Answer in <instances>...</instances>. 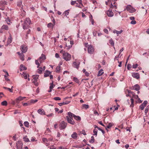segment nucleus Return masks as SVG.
Wrapping results in <instances>:
<instances>
[{"instance_id":"obj_41","label":"nucleus","mask_w":149,"mask_h":149,"mask_svg":"<svg viewBox=\"0 0 149 149\" xmlns=\"http://www.w3.org/2000/svg\"><path fill=\"white\" fill-rule=\"evenodd\" d=\"M1 104L2 105L6 106L7 104V102L6 101H4L1 102Z\"/></svg>"},{"instance_id":"obj_52","label":"nucleus","mask_w":149,"mask_h":149,"mask_svg":"<svg viewBox=\"0 0 149 149\" xmlns=\"http://www.w3.org/2000/svg\"><path fill=\"white\" fill-rule=\"evenodd\" d=\"M133 98L134 99H137L138 98V96L137 95H135V94H134L133 95Z\"/></svg>"},{"instance_id":"obj_56","label":"nucleus","mask_w":149,"mask_h":149,"mask_svg":"<svg viewBox=\"0 0 149 149\" xmlns=\"http://www.w3.org/2000/svg\"><path fill=\"white\" fill-rule=\"evenodd\" d=\"M53 83H50V86H49V89H52L53 88Z\"/></svg>"},{"instance_id":"obj_40","label":"nucleus","mask_w":149,"mask_h":149,"mask_svg":"<svg viewBox=\"0 0 149 149\" xmlns=\"http://www.w3.org/2000/svg\"><path fill=\"white\" fill-rule=\"evenodd\" d=\"M91 138V139L90 140L89 142L90 143H93L94 142L95 139L94 138V137L93 136H92Z\"/></svg>"},{"instance_id":"obj_8","label":"nucleus","mask_w":149,"mask_h":149,"mask_svg":"<svg viewBox=\"0 0 149 149\" xmlns=\"http://www.w3.org/2000/svg\"><path fill=\"white\" fill-rule=\"evenodd\" d=\"M66 119H67L68 123L72 125H74L75 122L73 120V118H70L68 116H66Z\"/></svg>"},{"instance_id":"obj_17","label":"nucleus","mask_w":149,"mask_h":149,"mask_svg":"<svg viewBox=\"0 0 149 149\" xmlns=\"http://www.w3.org/2000/svg\"><path fill=\"white\" fill-rule=\"evenodd\" d=\"M12 38L11 35L10 34L9 37L8 39L7 45H8L10 43L12 42Z\"/></svg>"},{"instance_id":"obj_26","label":"nucleus","mask_w":149,"mask_h":149,"mask_svg":"<svg viewBox=\"0 0 149 149\" xmlns=\"http://www.w3.org/2000/svg\"><path fill=\"white\" fill-rule=\"evenodd\" d=\"M38 80H32V82L34 83L35 85L37 86L38 85Z\"/></svg>"},{"instance_id":"obj_42","label":"nucleus","mask_w":149,"mask_h":149,"mask_svg":"<svg viewBox=\"0 0 149 149\" xmlns=\"http://www.w3.org/2000/svg\"><path fill=\"white\" fill-rule=\"evenodd\" d=\"M112 124L111 123H109L108 125H107V127H106V130H107V128H108V129H109L110 128H111V127H112Z\"/></svg>"},{"instance_id":"obj_18","label":"nucleus","mask_w":149,"mask_h":149,"mask_svg":"<svg viewBox=\"0 0 149 149\" xmlns=\"http://www.w3.org/2000/svg\"><path fill=\"white\" fill-rule=\"evenodd\" d=\"M133 89L136 91H139L140 89L139 86L138 84L135 85L133 87Z\"/></svg>"},{"instance_id":"obj_27","label":"nucleus","mask_w":149,"mask_h":149,"mask_svg":"<svg viewBox=\"0 0 149 149\" xmlns=\"http://www.w3.org/2000/svg\"><path fill=\"white\" fill-rule=\"evenodd\" d=\"M74 118L75 120L77 121H79L81 120V117L80 116H76L75 115L74 116Z\"/></svg>"},{"instance_id":"obj_6","label":"nucleus","mask_w":149,"mask_h":149,"mask_svg":"<svg viewBox=\"0 0 149 149\" xmlns=\"http://www.w3.org/2000/svg\"><path fill=\"white\" fill-rule=\"evenodd\" d=\"M94 51V48L91 45L89 46L88 48V53L92 54Z\"/></svg>"},{"instance_id":"obj_11","label":"nucleus","mask_w":149,"mask_h":149,"mask_svg":"<svg viewBox=\"0 0 149 149\" xmlns=\"http://www.w3.org/2000/svg\"><path fill=\"white\" fill-rule=\"evenodd\" d=\"M106 13L108 16L109 17H112L113 15V13L112 10H109L107 11Z\"/></svg>"},{"instance_id":"obj_50","label":"nucleus","mask_w":149,"mask_h":149,"mask_svg":"<svg viewBox=\"0 0 149 149\" xmlns=\"http://www.w3.org/2000/svg\"><path fill=\"white\" fill-rule=\"evenodd\" d=\"M76 1H72L71 2V4L72 5H74V4H75L76 3Z\"/></svg>"},{"instance_id":"obj_57","label":"nucleus","mask_w":149,"mask_h":149,"mask_svg":"<svg viewBox=\"0 0 149 149\" xmlns=\"http://www.w3.org/2000/svg\"><path fill=\"white\" fill-rule=\"evenodd\" d=\"M74 81L77 83H78L79 82V80L78 79L75 77H74L73 79Z\"/></svg>"},{"instance_id":"obj_36","label":"nucleus","mask_w":149,"mask_h":149,"mask_svg":"<svg viewBox=\"0 0 149 149\" xmlns=\"http://www.w3.org/2000/svg\"><path fill=\"white\" fill-rule=\"evenodd\" d=\"M42 68L41 67H40L39 69L37 70V72L38 73L40 74L42 73Z\"/></svg>"},{"instance_id":"obj_38","label":"nucleus","mask_w":149,"mask_h":149,"mask_svg":"<svg viewBox=\"0 0 149 149\" xmlns=\"http://www.w3.org/2000/svg\"><path fill=\"white\" fill-rule=\"evenodd\" d=\"M38 60H36L35 61V63L36 65H37L38 66H37V68H38L39 67L40 64L38 62Z\"/></svg>"},{"instance_id":"obj_60","label":"nucleus","mask_w":149,"mask_h":149,"mask_svg":"<svg viewBox=\"0 0 149 149\" xmlns=\"http://www.w3.org/2000/svg\"><path fill=\"white\" fill-rule=\"evenodd\" d=\"M147 103V101H145L142 104L144 106L146 107Z\"/></svg>"},{"instance_id":"obj_12","label":"nucleus","mask_w":149,"mask_h":149,"mask_svg":"<svg viewBox=\"0 0 149 149\" xmlns=\"http://www.w3.org/2000/svg\"><path fill=\"white\" fill-rule=\"evenodd\" d=\"M23 53H20L19 52H17V54L19 56L20 59L22 61L24 60V55L23 54Z\"/></svg>"},{"instance_id":"obj_55","label":"nucleus","mask_w":149,"mask_h":149,"mask_svg":"<svg viewBox=\"0 0 149 149\" xmlns=\"http://www.w3.org/2000/svg\"><path fill=\"white\" fill-rule=\"evenodd\" d=\"M47 74H45L44 75V77H46L49 76V75L50 74V72L49 71H48L47 72Z\"/></svg>"},{"instance_id":"obj_48","label":"nucleus","mask_w":149,"mask_h":149,"mask_svg":"<svg viewBox=\"0 0 149 149\" xmlns=\"http://www.w3.org/2000/svg\"><path fill=\"white\" fill-rule=\"evenodd\" d=\"M80 133L82 134H83L84 135H86V134L85 133V131L84 130H82L80 132Z\"/></svg>"},{"instance_id":"obj_30","label":"nucleus","mask_w":149,"mask_h":149,"mask_svg":"<svg viewBox=\"0 0 149 149\" xmlns=\"http://www.w3.org/2000/svg\"><path fill=\"white\" fill-rule=\"evenodd\" d=\"M39 75H33L32 76L33 79L32 80H38Z\"/></svg>"},{"instance_id":"obj_64","label":"nucleus","mask_w":149,"mask_h":149,"mask_svg":"<svg viewBox=\"0 0 149 149\" xmlns=\"http://www.w3.org/2000/svg\"><path fill=\"white\" fill-rule=\"evenodd\" d=\"M49 149H57L54 146H51Z\"/></svg>"},{"instance_id":"obj_58","label":"nucleus","mask_w":149,"mask_h":149,"mask_svg":"<svg viewBox=\"0 0 149 149\" xmlns=\"http://www.w3.org/2000/svg\"><path fill=\"white\" fill-rule=\"evenodd\" d=\"M93 36H96L97 35V32L96 31H93Z\"/></svg>"},{"instance_id":"obj_10","label":"nucleus","mask_w":149,"mask_h":149,"mask_svg":"<svg viewBox=\"0 0 149 149\" xmlns=\"http://www.w3.org/2000/svg\"><path fill=\"white\" fill-rule=\"evenodd\" d=\"M80 64V63L79 62L75 61L73 62L72 65L74 67L78 69Z\"/></svg>"},{"instance_id":"obj_49","label":"nucleus","mask_w":149,"mask_h":149,"mask_svg":"<svg viewBox=\"0 0 149 149\" xmlns=\"http://www.w3.org/2000/svg\"><path fill=\"white\" fill-rule=\"evenodd\" d=\"M145 107V106H144V105H143V104H141L140 106V109L142 110H143L144 108Z\"/></svg>"},{"instance_id":"obj_5","label":"nucleus","mask_w":149,"mask_h":149,"mask_svg":"<svg viewBox=\"0 0 149 149\" xmlns=\"http://www.w3.org/2000/svg\"><path fill=\"white\" fill-rule=\"evenodd\" d=\"M20 49L22 52V53H25L27 50V46L25 45H22L20 46Z\"/></svg>"},{"instance_id":"obj_63","label":"nucleus","mask_w":149,"mask_h":149,"mask_svg":"<svg viewBox=\"0 0 149 149\" xmlns=\"http://www.w3.org/2000/svg\"><path fill=\"white\" fill-rule=\"evenodd\" d=\"M103 31L104 32L106 33H108V31L107 29H104Z\"/></svg>"},{"instance_id":"obj_9","label":"nucleus","mask_w":149,"mask_h":149,"mask_svg":"<svg viewBox=\"0 0 149 149\" xmlns=\"http://www.w3.org/2000/svg\"><path fill=\"white\" fill-rule=\"evenodd\" d=\"M132 76L134 78L137 79L140 78L139 74L138 73L133 72L132 74Z\"/></svg>"},{"instance_id":"obj_19","label":"nucleus","mask_w":149,"mask_h":149,"mask_svg":"<svg viewBox=\"0 0 149 149\" xmlns=\"http://www.w3.org/2000/svg\"><path fill=\"white\" fill-rule=\"evenodd\" d=\"M7 2L6 1H1L0 2V5L1 6H4L6 5H7Z\"/></svg>"},{"instance_id":"obj_13","label":"nucleus","mask_w":149,"mask_h":149,"mask_svg":"<svg viewBox=\"0 0 149 149\" xmlns=\"http://www.w3.org/2000/svg\"><path fill=\"white\" fill-rule=\"evenodd\" d=\"M46 58L45 56L43 54H42L41 56L39 57L38 61L40 63L42 62V61L45 60Z\"/></svg>"},{"instance_id":"obj_25","label":"nucleus","mask_w":149,"mask_h":149,"mask_svg":"<svg viewBox=\"0 0 149 149\" xmlns=\"http://www.w3.org/2000/svg\"><path fill=\"white\" fill-rule=\"evenodd\" d=\"M134 100L132 98H131L130 99V107L131 108H132L134 107Z\"/></svg>"},{"instance_id":"obj_37","label":"nucleus","mask_w":149,"mask_h":149,"mask_svg":"<svg viewBox=\"0 0 149 149\" xmlns=\"http://www.w3.org/2000/svg\"><path fill=\"white\" fill-rule=\"evenodd\" d=\"M109 42L112 46H114V43L113 40L112 39H111L109 40Z\"/></svg>"},{"instance_id":"obj_23","label":"nucleus","mask_w":149,"mask_h":149,"mask_svg":"<svg viewBox=\"0 0 149 149\" xmlns=\"http://www.w3.org/2000/svg\"><path fill=\"white\" fill-rule=\"evenodd\" d=\"M104 73L103 70L102 69H101L99 71L98 74L97 75V76L99 77L102 75Z\"/></svg>"},{"instance_id":"obj_53","label":"nucleus","mask_w":149,"mask_h":149,"mask_svg":"<svg viewBox=\"0 0 149 149\" xmlns=\"http://www.w3.org/2000/svg\"><path fill=\"white\" fill-rule=\"evenodd\" d=\"M123 31L122 30H120V31H117V32L116 34L117 35L120 34Z\"/></svg>"},{"instance_id":"obj_14","label":"nucleus","mask_w":149,"mask_h":149,"mask_svg":"<svg viewBox=\"0 0 149 149\" xmlns=\"http://www.w3.org/2000/svg\"><path fill=\"white\" fill-rule=\"evenodd\" d=\"M23 144L21 141H18L16 143V146L17 148H22Z\"/></svg>"},{"instance_id":"obj_33","label":"nucleus","mask_w":149,"mask_h":149,"mask_svg":"<svg viewBox=\"0 0 149 149\" xmlns=\"http://www.w3.org/2000/svg\"><path fill=\"white\" fill-rule=\"evenodd\" d=\"M22 4V1H18L17 2V6L20 7H21Z\"/></svg>"},{"instance_id":"obj_39","label":"nucleus","mask_w":149,"mask_h":149,"mask_svg":"<svg viewBox=\"0 0 149 149\" xmlns=\"http://www.w3.org/2000/svg\"><path fill=\"white\" fill-rule=\"evenodd\" d=\"M54 25L51 23H49L47 25V27L49 28H51L52 27H53Z\"/></svg>"},{"instance_id":"obj_45","label":"nucleus","mask_w":149,"mask_h":149,"mask_svg":"<svg viewBox=\"0 0 149 149\" xmlns=\"http://www.w3.org/2000/svg\"><path fill=\"white\" fill-rule=\"evenodd\" d=\"M84 6L82 3L79 4V5H77V7H78L80 8H82V7H84Z\"/></svg>"},{"instance_id":"obj_54","label":"nucleus","mask_w":149,"mask_h":149,"mask_svg":"<svg viewBox=\"0 0 149 149\" xmlns=\"http://www.w3.org/2000/svg\"><path fill=\"white\" fill-rule=\"evenodd\" d=\"M138 66V65L137 64H134L132 65V68H136Z\"/></svg>"},{"instance_id":"obj_44","label":"nucleus","mask_w":149,"mask_h":149,"mask_svg":"<svg viewBox=\"0 0 149 149\" xmlns=\"http://www.w3.org/2000/svg\"><path fill=\"white\" fill-rule=\"evenodd\" d=\"M54 99L56 101L60 100H61V98L59 97H55L54 98Z\"/></svg>"},{"instance_id":"obj_29","label":"nucleus","mask_w":149,"mask_h":149,"mask_svg":"<svg viewBox=\"0 0 149 149\" xmlns=\"http://www.w3.org/2000/svg\"><path fill=\"white\" fill-rule=\"evenodd\" d=\"M61 70V66H57L56 68V71L58 73L59 72V71Z\"/></svg>"},{"instance_id":"obj_31","label":"nucleus","mask_w":149,"mask_h":149,"mask_svg":"<svg viewBox=\"0 0 149 149\" xmlns=\"http://www.w3.org/2000/svg\"><path fill=\"white\" fill-rule=\"evenodd\" d=\"M82 106L83 109H88L89 107V105H86V104H82Z\"/></svg>"},{"instance_id":"obj_21","label":"nucleus","mask_w":149,"mask_h":149,"mask_svg":"<svg viewBox=\"0 0 149 149\" xmlns=\"http://www.w3.org/2000/svg\"><path fill=\"white\" fill-rule=\"evenodd\" d=\"M1 29H4L6 30H8L9 29L8 26L6 25H3L1 28Z\"/></svg>"},{"instance_id":"obj_28","label":"nucleus","mask_w":149,"mask_h":149,"mask_svg":"<svg viewBox=\"0 0 149 149\" xmlns=\"http://www.w3.org/2000/svg\"><path fill=\"white\" fill-rule=\"evenodd\" d=\"M22 100V97L19 96L16 99V102L17 103H18L19 102V101H21Z\"/></svg>"},{"instance_id":"obj_47","label":"nucleus","mask_w":149,"mask_h":149,"mask_svg":"<svg viewBox=\"0 0 149 149\" xmlns=\"http://www.w3.org/2000/svg\"><path fill=\"white\" fill-rule=\"evenodd\" d=\"M24 125L26 127H28L29 126V123L28 122L26 121L24 123Z\"/></svg>"},{"instance_id":"obj_15","label":"nucleus","mask_w":149,"mask_h":149,"mask_svg":"<svg viewBox=\"0 0 149 149\" xmlns=\"http://www.w3.org/2000/svg\"><path fill=\"white\" fill-rule=\"evenodd\" d=\"M69 10H66L63 13L62 16L63 18H64L65 17H67V16L69 14Z\"/></svg>"},{"instance_id":"obj_22","label":"nucleus","mask_w":149,"mask_h":149,"mask_svg":"<svg viewBox=\"0 0 149 149\" xmlns=\"http://www.w3.org/2000/svg\"><path fill=\"white\" fill-rule=\"evenodd\" d=\"M26 68L22 64H21L20 66V70L21 71L26 70Z\"/></svg>"},{"instance_id":"obj_62","label":"nucleus","mask_w":149,"mask_h":149,"mask_svg":"<svg viewBox=\"0 0 149 149\" xmlns=\"http://www.w3.org/2000/svg\"><path fill=\"white\" fill-rule=\"evenodd\" d=\"M131 68V65L128 64L127 66V69L129 70Z\"/></svg>"},{"instance_id":"obj_46","label":"nucleus","mask_w":149,"mask_h":149,"mask_svg":"<svg viewBox=\"0 0 149 149\" xmlns=\"http://www.w3.org/2000/svg\"><path fill=\"white\" fill-rule=\"evenodd\" d=\"M97 130H96V129H95L93 130V132L94 133V134H93L94 135H96V136L97 135Z\"/></svg>"},{"instance_id":"obj_4","label":"nucleus","mask_w":149,"mask_h":149,"mask_svg":"<svg viewBox=\"0 0 149 149\" xmlns=\"http://www.w3.org/2000/svg\"><path fill=\"white\" fill-rule=\"evenodd\" d=\"M126 10L130 13H132L135 12V9L130 5H128L126 7Z\"/></svg>"},{"instance_id":"obj_61","label":"nucleus","mask_w":149,"mask_h":149,"mask_svg":"<svg viewBox=\"0 0 149 149\" xmlns=\"http://www.w3.org/2000/svg\"><path fill=\"white\" fill-rule=\"evenodd\" d=\"M54 115V114H53L52 113H51L50 114L47 115V116L48 117H51L52 116H53Z\"/></svg>"},{"instance_id":"obj_59","label":"nucleus","mask_w":149,"mask_h":149,"mask_svg":"<svg viewBox=\"0 0 149 149\" xmlns=\"http://www.w3.org/2000/svg\"><path fill=\"white\" fill-rule=\"evenodd\" d=\"M131 24H135L136 23V21L134 20H133L131 22Z\"/></svg>"},{"instance_id":"obj_35","label":"nucleus","mask_w":149,"mask_h":149,"mask_svg":"<svg viewBox=\"0 0 149 149\" xmlns=\"http://www.w3.org/2000/svg\"><path fill=\"white\" fill-rule=\"evenodd\" d=\"M3 71L4 72H6L7 74V75H5L4 76L6 80L7 81H10V79L7 78V76L9 75L8 72H7L4 71V70H3Z\"/></svg>"},{"instance_id":"obj_43","label":"nucleus","mask_w":149,"mask_h":149,"mask_svg":"<svg viewBox=\"0 0 149 149\" xmlns=\"http://www.w3.org/2000/svg\"><path fill=\"white\" fill-rule=\"evenodd\" d=\"M23 139L24 141L25 142H28L29 141V140L28 138L26 137H25L23 138Z\"/></svg>"},{"instance_id":"obj_16","label":"nucleus","mask_w":149,"mask_h":149,"mask_svg":"<svg viewBox=\"0 0 149 149\" xmlns=\"http://www.w3.org/2000/svg\"><path fill=\"white\" fill-rule=\"evenodd\" d=\"M38 113L41 115H45V112L44 110L42 109H39L38 110Z\"/></svg>"},{"instance_id":"obj_1","label":"nucleus","mask_w":149,"mask_h":149,"mask_svg":"<svg viewBox=\"0 0 149 149\" xmlns=\"http://www.w3.org/2000/svg\"><path fill=\"white\" fill-rule=\"evenodd\" d=\"M31 21L29 18H26L23 24V28L24 29H27L30 24Z\"/></svg>"},{"instance_id":"obj_34","label":"nucleus","mask_w":149,"mask_h":149,"mask_svg":"<svg viewBox=\"0 0 149 149\" xmlns=\"http://www.w3.org/2000/svg\"><path fill=\"white\" fill-rule=\"evenodd\" d=\"M22 75L25 79H26L27 78V74L26 72H23Z\"/></svg>"},{"instance_id":"obj_7","label":"nucleus","mask_w":149,"mask_h":149,"mask_svg":"<svg viewBox=\"0 0 149 149\" xmlns=\"http://www.w3.org/2000/svg\"><path fill=\"white\" fill-rule=\"evenodd\" d=\"M67 125V123L63 121L60 124V127L61 129H64L66 127Z\"/></svg>"},{"instance_id":"obj_24","label":"nucleus","mask_w":149,"mask_h":149,"mask_svg":"<svg viewBox=\"0 0 149 149\" xmlns=\"http://www.w3.org/2000/svg\"><path fill=\"white\" fill-rule=\"evenodd\" d=\"M68 116L69 118H72L73 117L74 118V116L75 115L72 113L70 112H69L68 113Z\"/></svg>"},{"instance_id":"obj_51","label":"nucleus","mask_w":149,"mask_h":149,"mask_svg":"<svg viewBox=\"0 0 149 149\" xmlns=\"http://www.w3.org/2000/svg\"><path fill=\"white\" fill-rule=\"evenodd\" d=\"M42 141L44 143H46V142L48 141V139L46 138H43L42 139Z\"/></svg>"},{"instance_id":"obj_20","label":"nucleus","mask_w":149,"mask_h":149,"mask_svg":"<svg viewBox=\"0 0 149 149\" xmlns=\"http://www.w3.org/2000/svg\"><path fill=\"white\" fill-rule=\"evenodd\" d=\"M77 134L76 132H74L71 135V137L74 139H77Z\"/></svg>"},{"instance_id":"obj_32","label":"nucleus","mask_w":149,"mask_h":149,"mask_svg":"<svg viewBox=\"0 0 149 149\" xmlns=\"http://www.w3.org/2000/svg\"><path fill=\"white\" fill-rule=\"evenodd\" d=\"M5 21L7 23V24L8 25H10V23H11V22H10V20L8 17L7 18H6Z\"/></svg>"},{"instance_id":"obj_2","label":"nucleus","mask_w":149,"mask_h":149,"mask_svg":"<svg viewBox=\"0 0 149 149\" xmlns=\"http://www.w3.org/2000/svg\"><path fill=\"white\" fill-rule=\"evenodd\" d=\"M63 58L66 61H70L71 58V55L67 52H64L63 54Z\"/></svg>"},{"instance_id":"obj_3","label":"nucleus","mask_w":149,"mask_h":149,"mask_svg":"<svg viewBox=\"0 0 149 149\" xmlns=\"http://www.w3.org/2000/svg\"><path fill=\"white\" fill-rule=\"evenodd\" d=\"M117 0H114V1H111V0H107V1H106V4L107 5H108L109 4V2L110 1L111 2V8H114V7H115L116 8H117V5L116 3V1Z\"/></svg>"}]
</instances>
